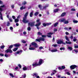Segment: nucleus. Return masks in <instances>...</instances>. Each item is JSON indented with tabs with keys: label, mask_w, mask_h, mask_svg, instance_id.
<instances>
[{
	"label": "nucleus",
	"mask_w": 78,
	"mask_h": 78,
	"mask_svg": "<svg viewBox=\"0 0 78 78\" xmlns=\"http://www.w3.org/2000/svg\"><path fill=\"white\" fill-rule=\"evenodd\" d=\"M74 51H75V52H76V53H77V52H78V51L77 50L74 49Z\"/></svg>",
	"instance_id": "64"
},
{
	"label": "nucleus",
	"mask_w": 78,
	"mask_h": 78,
	"mask_svg": "<svg viewBox=\"0 0 78 78\" xmlns=\"http://www.w3.org/2000/svg\"><path fill=\"white\" fill-rule=\"evenodd\" d=\"M64 30H67V31H68L69 30V29H68V28L65 27L64 28Z\"/></svg>",
	"instance_id": "48"
},
{
	"label": "nucleus",
	"mask_w": 78,
	"mask_h": 78,
	"mask_svg": "<svg viewBox=\"0 0 78 78\" xmlns=\"http://www.w3.org/2000/svg\"><path fill=\"white\" fill-rule=\"evenodd\" d=\"M39 14V12H36L35 13V16H37Z\"/></svg>",
	"instance_id": "34"
},
{
	"label": "nucleus",
	"mask_w": 78,
	"mask_h": 78,
	"mask_svg": "<svg viewBox=\"0 0 78 78\" xmlns=\"http://www.w3.org/2000/svg\"><path fill=\"white\" fill-rule=\"evenodd\" d=\"M34 23H35V22L29 23H28V27H33L34 26Z\"/></svg>",
	"instance_id": "4"
},
{
	"label": "nucleus",
	"mask_w": 78,
	"mask_h": 78,
	"mask_svg": "<svg viewBox=\"0 0 78 78\" xmlns=\"http://www.w3.org/2000/svg\"><path fill=\"white\" fill-rule=\"evenodd\" d=\"M40 19H39L37 20L36 21V22L37 23L36 24V25H35V27H37V28L38 29V30L39 29V26H40V25L41 24V22H40Z\"/></svg>",
	"instance_id": "2"
},
{
	"label": "nucleus",
	"mask_w": 78,
	"mask_h": 78,
	"mask_svg": "<svg viewBox=\"0 0 78 78\" xmlns=\"http://www.w3.org/2000/svg\"><path fill=\"white\" fill-rule=\"evenodd\" d=\"M51 51L52 53H53V52H56V51H58V50L56 49H55L51 50Z\"/></svg>",
	"instance_id": "21"
},
{
	"label": "nucleus",
	"mask_w": 78,
	"mask_h": 78,
	"mask_svg": "<svg viewBox=\"0 0 78 78\" xmlns=\"http://www.w3.org/2000/svg\"><path fill=\"white\" fill-rule=\"evenodd\" d=\"M55 73H56V71H55V70H54V72L52 73L51 74V75L52 76V75H53L55 74Z\"/></svg>",
	"instance_id": "26"
},
{
	"label": "nucleus",
	"mask_w": 78,
	"mask_h": 78,
	"mask_svg": "<svg viewBox=\"0 0 78 78\" xmlns=\"http://www.w3.org/2000/svg\"><path fill=\"white\" fill-rule=\"evenodd\" d=\"M53 34V33H51V32L48 33L47 34V36L48 37H51V35H52Z\"/></svg>",
	"instance_id": "7"
},
{
	"label": "nucleus",
	"mask_w": 78,
	"mask_h": 78,
	"mask_svg": "<svg viewBox=\"0 0 78 78\" xmlns=\"http://www.w3.org/2000/svg\"><path fill=\"white\" fill-rule=\"evenodd\" d=\"M66 19L64 18H62L60 19L59 20V22H63V23L64 22V21L65 20H66Z\"/></svg>",
	"instance_id": "11"
},
{
	"label": "nucleus",
	"mask_w": 78,
	"mask_h": 78,
	"mask_svg": "<svg viewBox=\"0 0 78 78\" xmlns=\"http://www.w3.org/2000/svg\"><path fill=\"white\" fill-rule=\"evenodd\" d=\"M26 4H27V2L25 1H24V2L22 3V5H25Z\"/></svg>",
	"instance_id": "28"
},
{
	"label": "nucleus",
	"mask_w": 78,
	"mask_h": 78,
	"mask_svg": "<svg viewBox=\"0 0 78 78\" xmlns=\"http://www.w3.org/2000/svg\"><path fill=\"white\" fill-rule=\"evenodd\" d=\"M41 37H47V35H42Z\"/></svg>",
	"instance_id": "44"
},
{
	"label": "nucleus",
	"mask_w": 78,
	"mask_h": 78,
	"mask_svg": "<svg viewBox=\"0 0 78 78\" xmlns=\"http://www.w3.org/2000/svg\"><path fill=\"white\" fill-rule=\"evenodd\" d=\"M38 8H40V10L42 9V5H38Z\"/></svg>",
	"instance_id": "22"
},
{
	"label": "nucleus",
	"mask_w": 78,
	"mask_h": 78,
	"mask_svg": "<svg viewBox=\"0 0 78 78\" xmlns=\"http://www.w3.org/2000/svg\"><path fill=\"white\" fill-rule=\"evenodd\" d=\"M38 75V74L37 73H35L34 74L33 76H34V77H36Z\"/></svg>",
	"instance_id": "24"
},
{
	"label": "nucleus",
	"mask_w": 78,
	"mask_h": 78,
	"mask_svg": "<svg viewBox=\"0 0 78 78\" xmlns=\"http://www.w3.org/2000/svg\"><path fill=\"white\" fill-rule=\"evenodd\" d=\"M27 69L28 70H30V69H31V66L27 67Z\"/></svg>",
	"instance_id": "39"
},
{
	"label": "nucleus",
	"mask_w": 78,
	"mask_h": 78,
	"mask_svg": "<svg viewBox=\"0 0 78 78\" xmlns=\"http://www.w3.org/2000/svg\"><path fill=\"white\" fill-rule=\"evenodd\" d=\"M66 69V67L64 66H62L58 67L59 70H62V69Z\"/></svg>",
	"instance_id": "12"
},
{
	"label": "nucleus",
	"mask_w": 78,
	"mask_h": 78,
	"mask_svg": "<svg viewBox=\"0 0 78 78\" xmlns=\"http://www.w3.org/2000/svg\"><path fill=\"white\" fill-rule=\"evenodd\" d=\"M0 56H4V54L2 53H0Z\"/></svg>",
	"instance_id": "60"
},
{
	"label": "nucleus",
	"mask_w": 78,
	"mask_h": 78,
	"mask_svg": "<svg viewBox=\"0 0 78 78\" xmlns=\"http://www.w3.org/2000/svg\"><path fill=\"white\" fill-rule=\"evenodd\" d=\"M2 10H0V19H1V20H3V17L2 16Z\"/></svg>",
	"instance_id": "10"
},
{
	"label": "nucleus",
	"mask_w": 78,
	"mask_h": 78,
	"mask_svg": "<svg viewBox=\"0 0 78 78\" xmlns=\"http://www.w3.org/2000/svg\"><path fill=\"white\" fill-rule=\"evenodd\" d=\"M5 5L0 6V10H3V9H2V8H5Z\"/></svg>",
	"instance_id": "16"
},
{
	"label": "nucleus",
	"mask_w": 78,
	"mask_h": 78,
	"mask_svg": "<svg viewBox=\"0 0 78 78\" xmlns=\"http://www.w3.org/2000/svg\"><path fill=\"white\" fill-rule=\"evenodd\" d=\"M15 23H17V22H19V19H16L15 20Z\"/></svg>",
	"instance_id": "31"
},
{
	"label": "nucleus",
	"mask_w": 78,
	"mask_h": 78,
	"mask_svg": "<svg viewBox=\"0 0 78 78\" xmlns=\"http://www.w3.org/2000/svg\"><path fill=\"white\" fill-rule=\"evenodd\" d=\"M27 18H23V20L22 22L24 23H27L29 22V20L27 19Z\"/></svg>",
	"instance_id": "3"
},
{
	"label": "nucleus",
	"mask_w": 78,
	"mask_h": 78,
	"mask_svg": "<svg viewBox=\"0 0 78 78\" xmlns=\"http://www.w3.org/2000/svg\"><path fill=\"white\" fill-rule=\"evenodd\" d=\"M66 44H72V42L71 41H66Z\"/></svg>",
	"instance_id": "23"
},
{
	"label": "nucleus",
	"mask_w": 78,
	"mask_h": 78,
	"mask_svg": "<svg viewBox=\"0 0 78 78\" xmlns=\"http://www.w3.org/2000/svg\"><path fill=\"white\" fill-rule=\"evenodd\" d=\"M13 47V45H10L9 47V48H12Z\"/></svg>",
	"instance_id": "61"
},
{
	"label": "nucleus",
	"mask_w": 78,
	"mask_h": 78,
	"mask_svg": "<svg viewBox=\"0 0 78 78\" xmlns=\"http://www.w3.org/2000/svg\"><path fill=\"white\" fill-rule=\"evenodd\" d=\"M36 41H38V42H40V38L38 39H36Z\"/></svg>",
	"instance_id": "50"
},
{
	"label": "nucleus",
	"mask_w": 78,
	"mask_h": 78,
	"mask_svg": "<svg viewBox=\"0 0 78 78\" xmlns=\"http://www.w3.org/2000/svg\"><path fill=\"white\" fill-rule=\"evenodd\" d=\"M38 35H42V34L41 33H40V32H38Z\"/></svg>",
	"instance_id": "62"
},
{
	"label": "nucleus",
	"mask_w": 78,
	"mask_h": 78,
	"mask_svg": "<svg viewBox=\"0 0 78 78\" xmlns=\"http://www.w3.org/2000/svg\"><path fill=\"white\" fill-rule=\"evenodd\" d=\"M60 50H65V48H60Z\"/></svg>",
	"instance_id": "40"
},
{
	"label": "nucleus",
	"mask_w": 78,
	"mask_h": 78,
	"mask_svg": "<svg viewBox=\"0 0 78 78\" xmlns=\"http://www.w3.org/2000/svg\"><path fill=\"white\" fill-rule=\"evenodd\" d=\"M12 18L14 20H15V19H16V17H15V16H12Z\"/></svg>",
	"instance_id": "56"
},
{
	"label": "nucleus",
	"mask_w": 78,
	"mask_h": 78,
	"mask_svg": "<svg viewBox=\"0 0 78 78\" xmlns=\"http://www.w3.org/2000/svg\"><path fill=\"white\" fill-rule=\"evenodd\" d=\"M43 47L42 46H41L39 48V49H40V50H42V49H43Z\"/></svg>",
	"instance_id": "58"
},
{
	"label": "nucleus",
	"mask_w": 78,
	"mask_h": 78,
	"mask_svg": "<svg viewBox=\"0 0 78 78\" xmlns=\"http://www.w3.org/2000/svg\"><path fill=\"white\" fill-rule=\"evenodd\" d=\"M29 50H35V48H34L30 47L29 48Z\"/></svg>",
	"instance_id": "25"
},
{
	"label": "nucleus",
	"mask_w": 78,
	"mask_h": 78,
	"mask_svg": "<svg viewBox=\"0 0 78 78\" xmlns=\"http://www.w3.org/2000/svg\"><path fill=\"white\" fill-rule=\"evenodd\" d=\"M10 29L12 32L13 31V28L12 27H10Z\"/></svg>",
	"instance_id": "41"
},
{
	"label": "nucleus",
	"mask_w": 78,
	"mask_h": 78,
	"mask_svg": "<svg viewBox=\"0 0 78 78\" xmlns=\"http://www.w3.org/2000/svg\"><path fill=\"white\" fill-rule=\"evenodd\" d=\"M14 46H15V47H19L20 45L19 44H14Z\"/></svg>",
	"instance_id": "15"
},
{
	"label": "nucleus",
	"mask_w": 78,
	"mask_h": 78,
	"mask_svg": "<svg viewBox=\"0 0 78 78\" xmlns=\"http://www.w3.org/2000/svg\"><path fill=\"white\" fill-rule=\"evenodd\" d=\"M22 77L23 78H25L26 77V74H24L22 76Z\"/></svg>",
	"instance_id": "37"
},
{
	"label": "nucleus",
	"mask_w": 78,
	"mask_h": 78,
	"mask_svg": "<svg viewBox=\"0 0 78 78\" xmlns=\"http://www.w3.org/2000/svg\"><path fill=\"white\" fill-rule=\"evenodd\" d=\"M49 6V5L48 4L46 5L45 6H44V7H43V9H46L47 8H48V7Z\"/></svg>",
	"instance_id": "14"
},
{
	"label": "nucleus",
	"mask_w": 78,
	"mask_h": 78,
	"mask_svg": "<svg viewBox=\"0 0 78 78\" xmlns=\"http://www.w3.org/2000/svg\"><path fill=\"white\" fill-rule=\"evenodd\" d=\"M58 10H54L53 11V12H54V13H55V12H58Z\"/></svg>",
	"instance_id": "49"
},
{
	"label": "nucleus",
	"mask_w": 78,
	"mask_h": 78,
	"mask_svg": "<svg viewBox=\"0 0 78 78\" xmlns=\"http://www.w3.org/2000/svg\"><path fill=\"white\" fill-rule=\"evenodd\" d=\"M3 3L2 1L0 0V5H3Z\"/></svg>",
	"instance_id": "53"
},
{
	"label": "nucleus",
	"mask_w": 78,
	"mask_h": 78,
	"mask_svg": "<svg viewBox=\"0 0 78 78\" xmlns=\"http://www.w3.org/2000/svg\"><path fill=\"white\" fill-rule=\"evenodd\" d=\"M10 14V11L9 10H8L5 13V14Z\"/></svg>",
	"instance_id": "33"
},
{
	"label": "nucleus",
	"mask_w": 78,
	"mask_h": 78,
	"mask_svg": "<svg viewBox=\"0 0 78 78\" xmlns=\"http://www.w3.org/2000/svg\"><path fill=\"white\" fill-rule=\"evenodd\" d=\"M68 49L70 50V51H72L73 49L72 48L70 47H68Z\"/></svg>",
	"instance_id": "27"
},
{
	"label": "nucleus",
	"mask_w": 78,
	"mask_h": 78,
	"mask_svg": "<svg viewBox=\"0 0 78 78\" xmlns=\"http://www.w3.org/2000/svg\"><path fill=\"white\" fill-rule=\"evenodd\" d=\"M30 16L31 17H33V12H31L30 13Z\"/></svg>",
	"instance_id": "38"
},
{
	"label": "nucleus",
	"mask_w": 78,
	"mask_h": 78,
	"mask_svg": "<svg viewBox=\"0 0 78 78\" xmlns=\"http://www.w3.org/2000/svg\"><path fill=\"white\" fill-rule=\"evenodd\" d=\"M27 30L28 31H30L31 30V27L30 26H28Z\"/></svg>",
	"instance_id": "35"
},
{
	"label": "nucleus",
	"mask_w": 78,
	"mask_h": 78,
	"mask_svg": "<svg viewBox=\"0 0 78 78\" xmlns=\"http://www.w3.org/2000/svg\"><path fill=\"white\" fill-rule=\"evenodd\" d=\"M40 41H45V39L44 38L42 37H40Z\"/></svg>",
	"instance_id": "19"
},
{
	"label": "nucleus",
	"mask_w": 78,
	"mask_h": 78,
	"mask_svg": "<svg viewBox=\"0 0 78 78\" xmlns=\"http://www.w3.org/2000/svg\"><path fill=\"white\" fill-rule=\"evenodd\" d=\"M28 12H26L25 14L24 15V18H27V16H28Z\"/></svg>",
	"instance_id": "20"
},
{
	"label": "nucleus",
	"mask_w": 78,
	"mask_h": 78,
	"mask_svg": "<svg viewBox=\"0 0 78 78\" xmlns=\"http://www.w3.org/2000/svg\"><path fill=\"white\" fill-rule=\"evenodd\" d=\"M53 30L54 31H58V29L55 28Z\"/></svg>",
	"instance_id": "63"
},
{
	"label": "nucleus",
	"mask_w": 78,
	"mask_h": 78,
	"mask_svg": "<svg viewBox=\"0 0 78 78\" xmlns=\"http://www.w3.org/2000/svg\"><path fill=\"white\" fill-rule=\"evenodd\" d=\"M65 15H66V13L63 12L61 15V17H64Z\"/></svg>",
	"instance_id": "29"
},
{
	"label": "nucleus",
	"mask_w": 78,
	"mask_h": 78,
	"mask_svg": "<svg viewBox=\"0 0 78 78\" xmlns=\"http://www.w3.org/2000/svg\"><path fill=\"white\" fill-rule=\"evenodd\" d=\"M73 23H78V21L77 20H74L73 21Z\"/></svg>",
	"instance_id": "43"
},
{
	"label": "nucleus",
	"mask_w": 78,
	"mask_h": 78,
	"mask_svg": "<svg viewBox=\"0 0 78 78\" xmlns=\"http://www.w3.org/2000/svg\"><path fill=\"white\" fill-rule=\"evenodd\" d=\"M23 70H27V68L26 67H24L23 68Z\"/></svg>",
	"instance_id": "42"
},
{
	"label": "nucleus",
	"mask_w": 78,
	"mask_h": 78,
	"mask_svg": "<svg viewBox=\"0 0 78 78\" xmlns=\"http://www.w3.org/2000/svg\"><path fill=\"white\" fill-rule=\"evenodd\" d=\"M44 62V61L42 59H40L39 60V64H37V63H34L32 64L33 66V67H36V66H40L42 64H43Z\"/></svg>",
	"instance_id": "1"
},
{
	"label": "nucleus",
	"mask_w": 78,
	"mask_h": 78,
	"mask_svg": "<svg viewBox=\"0 0 78 78\" xmlns=\"http://www.w3.org/2000/svg\"><path fill=\"white\" fill-rule=\"evenodd\" d=\"M78 66H76L75 65H73L71 66H70V68L71 69H74L75 68H76V67H77Z\"/></svg>",
	"instance_id": "8"
},
{
	"label": "nucleus",
	"mask_w": 78,
	"mask_h": 78,
	"mask_svg": "<svg viewBox=\"0 0 78 78\" xmlns=\"http://www.w3.org/2000/svg\"><path fill=\"white\" fill-rule=\"evenodd\" d=\"M54 27H56V26H57V25H58V23H55V24H53Z\"/></svg>",
	"instance_id": "32"
},
{
	"label": "nucleus",
	"mask_w": 78,
	"mask_h": 78,
	"mask_svg": "<svg viewBox=\"0 0 78 78\" xmlns=\"http://www.w3.org/2000/svg\"><path fill=\"white\" fill-rule=\"evenodd\" d=\"M17 49H18V48H14L13 50V51H17Z\"/></svg>",
	"instance_id": "36"
},
{
	"label": "nucleus",
	"mask_w": 78,
	"mask_h": 78,
	"mask_svg": "<svg viewBox=\"0 0 78 78\" xmlns=\"http://www.w3.org/2000/svg\"><path fill=\"white\" fill-rule=\"evenodd\" d=\"M76 44H74V48H78V46H76Z\"/></svg>",
	"instance_id": "47"
},
{
	"label": "nucleus",
	"mask_w": 78,
	"mask_h": 78,
	"mask_svg": "<svg viewBox=\"0 0 78 78\" xmlns=\"http://www.w3.org/2000/svg\"><path fill=\"white\" fill-rule=\"evenodd\" d=\"M22 52V51H16V53H15V56H16L17 54H20H20H21Z\"/></svg>",
	"instance_id": "13"
},
{
	"label": "nucleus",
	"mask_w": 78,
	"mask_h": 78,
	"mask_svg": "<svg viewBox=\"0 0 78 78\" xmlns=\"http://www.w3.org/2000/svg\"><path fill=\"white\" fill-rule=\"evenodd\" d=\"M43 25L44 27H46L47 26V23L46 24L45 23H43Z\"/></svg>",
	"instance_id": "55"
},
{
	"label": "nucleus",
	"mask_w": 78,
	"mask_h": 78,
	"mask_svg": "<svg viewBox=\"0 0 78 78\" xmlns=\"http://www.w3.org/2000/svg\"><path fill=\"white\" fill-rule=\"evenodd\" d=\"M31 45L34 46V47H35V48H37V47H38L37 44L36 43L34 42H32V43H31Z\"/></svg>",
	"instance_id": "6"
},
{
	"label": "nucleus",
	"mask_w": 78,
	"mask_h": 78,
	"mask_svg": "<svg viewBox=\"0 0 78 78\" xmlns=\"http://www.w3.org/2000/svg\"><path fill=\"white\" fill-rule=\"evenodd\" d=\"M0 48H2V49L4 48H5V46L4 45L1 46H0Z\"/></svg>",
	"instance_id": "51"
},
{
	"label": "nucleus",
	"mask_w": 78,
	"mask_h": 78,
	"mask_svg": "<svg viewBox=\"0 0 78 78\" xmlns=\"http://www.w3.org/2000/svg\"><path fill=\"white\" fill-rule=\"evenodd\" d=\"M65 38L66 40V41H70V40H69V38H68V37L67 36H65Z\"/></svg>",
	"instance_id": "18"
},
{
	"label": "nucleus",
	"mask_w": 78,
	"mask_h": 78,
	"mask_svg": "<svg viewBox=\"0 0 78 78\" xmlns=\"http://www.w3.org/2000/svg\"><path fill=\"white\" fill-rule=\"evenodd\" d=\"M64 23L65 24H67V23H69V21L67 20H65L64 22Z\"/></svg>",
	"instance_id": "30"
},
{
	"label": "nucleus",
	"mask_w": 78,
	"mask_h": 78,
	"mask_svg": "<svg viewBox=\"0 0 78 78\" xmlns=\"http://www.w3.org/2000/svg\"><path fill=\"white\" fill-rule=\"evenodd\" d=\"M21 41H22V42L23 44H25V43H26V41H25L24 40H22Z\"/></svg>",
	"instance_id": "57"
},
{
	"label": "nucleus",
	"mask_w": 78,
	"mask_h": 78,
	"mask_svg": "<svg viewBox=\"0 0 78 78\" xmlns=\"http://www.w3.org/2000/svg\"><path fill=\"white\" fill-rule=\"evenodd\" d=\"M26 8V7L25 6H22L20 7V9L21 10H22L23 9H25Z\"/></svg>",
	"instance_id": "17"
},
{
	"label": "nucleus",
	"mask_w": 78,
	"mask_h": 78,
	"mask_svg": "<svg viewBox=\"0 0 78 78\" xmlns=\"http://www.w3.org/2000/svg\"><path fill=\"white\" fill-rule=\"evenodd\" d=\"M51 23H46V25L48 26V25H51Z\"/></svg>",
	"instance_id": "46"
},
{
	"label": "nucleus",
	"mask_w": 78,
	"mask_h": 78,
	"mask_svg": "<svg viewBox=\"0 0 78 78\" xmlns=\"http://www.w3.org/2000/svg\"><path fill=\"white\" fill-rule=\"evenodd\" d=\"M52 46H53L54 47H57L58 46V45L56 44H53Z\"/></svg>",
	"instance_id": "52"
},
{
	"label": "nucleus",
	"mask_w": 78,
	"mask_h": 78,
	"mask_svg": "<svg viewBox=\"0 0 78 78\" xmlns=\"http://www.w3.org/2000/svg\"><path fill=\"white\" fill-rule=\"evenodd\" d=\"M57 42L58 44H63L64 45H66V43H64L62 41L60 40H58L57 41Z\"/></svg>",
	"instance_id": "5"
},
{
	"label": "nucleus",
	"mask_w": 78,
	"mask_h": 78,
	"mask_svg": "<svg viewBox=\"0 0 78 78\" xmlns=\"http://www.w3.org/2000/svg\"><path fill=\"white\" fill-rule=\"evenodd\" d=\"M77 39L76 38H75V37H74V39L73 40V41H74V42H75L76 41Z\"/></svg>",
	"instance_id": "54"
},
{
	"label": "nucleus",
	"mask_w": 78,
	"mask_h": 78,
	"mask_svg": "<svg viewBox=\"0 0 78 78\" xmlns=\"http://www.w3.org/2000/svg\"><path fill=\"white\" fill-rule=\"evenodd\" d=\"M5 52H6L7 53H12V50L11 49H8L6 51H5Z\"/></svg>",
	"instance_id": "9"
},
{
	"label": "nucleus",
	"mask_w": 78,
	"mask_h": 78,
	"mask_svg": "<svg viewBox=\"0 0 78 78\" xmlns=\"http://www.w3.org/2000/svg\"><path fill=\"white\" fill-rule=\"evenodd\" d=\"M10 24V23H9V22H7V26H9V25Z\"/></svg>",
	"instance_id": "59"
},
{
	"label": "nucleus",
	"mask_w": 78,
	"mask_h": 78,
	"mask_svg": "<svg viewBox=\"0 0 78 78\" xmlns=\"http://www.w3.org/2000/svg\"><path fill=\"white\" fill-rule=\"evenodd\" d=\"M10 76H12V78H14V76L13 75V74H12L10 73L9 74Z\"/></svg>",
	"instance_id": "45"
}]
</instances>
